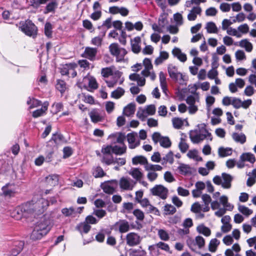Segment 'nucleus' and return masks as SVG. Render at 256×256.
<instances>
[{
    "label": "nucleus",
    "mask_w": 256,
    "mask_h": 256,
    "mask_svg": "<svg viewBox=\"0 0 256 256\" xmlns=\"http://www.w3.org/2000/svg\"><path fill=\"white\" fill-rule=\"evenodd\" d=\"M48 206V202L47 200L40 198L35 204L26 203L22 204L16 210V212L18 215V218L30 216L35 217L36 215L42 213Z\"/></svg>",
    "instance_id": "f257e3e1"
},
{
    "label": "nucleus",
    "mask_w": 256,
    "mask_h": 256,
    "mask_svg": "<svg viewBox=\"0 0 256 256\" xmlns=\"http://www.w3.org/2000/svg\"><path fill=\"white\" fill-rule=\"evenodd\" d=\"M19 29L28 36L36 37L38 28L35 24L30 20H28L20 23Z\"/></svg>",
    "instance_id": "f03ea898"
},
{
    "label": "nucleus",
    "mask_w": 256,
    "mask_h": 256,
    "mask_svg": "<svg viewBox=\"0 0 256 256\" xmlns=\"http://www.w3.org/2000/svg\"><path fill=\"white\" fill-rule=\"evenodd\" d=\"M150 194L154 196L158 197L162 200L167 198L168 194V189L161 184H156L150 189Z\"/></svg>",
    "instance_id": "7ed1b4c3"
},
{
    "label": "nucleus",
    "mask_w": 256,
    "mask_h": 256,
    "mask_svg": "<svg viewBox=\"0 0 256 256\" xmlns=\"http://www.w3.org/2000/svg\"><path fill=\"white\" fill-rule=\"evenodd\" d=\"M152 140L155 144L158 142L160 143V146L164 148H168L171 146L172 142L168 136H162L158 132H154L152 135Z\"/></svg>",
    "instance_id": "20e7f679"
},
{
    "label": "nucleus",
    "mask_w": 256,
    "mask_h": 256,
    "mask_svg": "<svg viewBox=\"0 0 256 256\" xmlns=\"http://www.w3.org/2000/svg\"><path fill=\"white\" fill-rule=\"evenodd\" d=\"M18 187L14 183H8L2 188V196L6 198H12L18 193Z\"/></svg>",
    "instance_id": "39448f33"
},
{
    "label": "nucleus",
    "mask_w": 256,
    "mask_h": 256,
    "mask_svg": "<svg viewBox=\"0 0 256 256\" xmlns=\"http://www.w3.org/2000/svg\"><path fill=\"white\" fill-rule=\"evenodd\" d=\"M136 184V181H134L129 177L123 176L119 181L120 188L122 190H132Z\"/></svg>",
    "instance_id": "423d86ee"
},
{
    "label": "nucleus",
    "mask_w": 256,
    "mask_h": 256,
    "mask_svg": "<svg viewBox=\"0 0 256 256\" xmlns=\"http://www.w3.org/2000/svg\"><path fill=\"white\" fill-rule=\"evenodd\" d=\"M126 240L128 246H134L140 243L142 238L138 234L131 232L126 234Z\"/></svg>",
    "instance_id": "0eeeda50"
},
{
    "label": "nucleus",
    "mask_w": 256,
    "mask_h": 256,
    "mask_svg": "<svg viewBox=\"0 0 256 256\" xmlns=\"http://www.w3.org/2000/svg\"><path fill=\"white\" fill-rule=\"evenodd\" d=\"M168 72L170 78L175 82L178 80H184L182 74L178 72L176 66L172 65H169L168 68Z\"/></svg>",
    "instance_id": "6e6552de"
},
{
    "label": "nucleus",
    "mask_w": 256,
    "mask_h": 256,
    "mask_svg": "<svg viewBox=\"0 0 256 256\" xmlns=\"http://www.w3.org/2000/svg\"><path fill=\"white\" fill-rule=\"evenodd\" d=\"M34 227H38L40 229L38 230L41 231L45 234H48L51 228L50 221L46 220L45 218L42 219L40 220L38 222Z\"/></svg>",
    "instance_id": "1a4fd4ad"
},
{
    "label": "nucleus",
    "mask_w": 256,
    "mask_h": 256,
    "mask_svg": "<svg viewBox=\"0 0 256 256\" xmlns=\"http://www.w3.org/2000/svg\"><path fill=\"white\" fill-rule=\"evenodd\" d=\"M98 50L96 48L86 47L82 56L90 60H94L96 58Z\"/></svg>",
    "instance_id": "9d476101"
},
{
    "label": "nucleus",
    "mask_w": 256,
    "mask_h": 256,
    "mask_svg": "<svg viewBox=\"0 0 256 256\" xmlns=\"http://www.w3.org/2000/svg\"><path fill=\"white\" fill-rule=\"evenodd\" d=\"M127 140L129 144V148L131 149L134 148L140 144V141L136 140V134L132 132L127 134Z\"/></svg>",
    "instance_id": "9b49d317"
},
{
    "label": "nucleus",
    "mask_w": 256,
    "mask_h": 256,
    "mask_svg": "<svg viewBox=\"0 0 256 256\" xmlns=\"http://www.w3.org/2000/svg\"><path fill=\"white\" fill-rule=\"evenodd\" d=\"M222 186L224 188H231V182L233 180L232 176L224 172L222 174Z\"/></svg>",
    "instance_id": "f8f14e48"
},
{
    "label": "nucleus",
    "mask_w": 256,
    "mask_h": 256,
    "mask_svg": "<svg viewBox=\"0 0 256 256\" xmlns=\"http://www.w3.org/2000/svg\"><path fill=\"white\" fill-rule=\"evenodd\" d=\"M77 66V64L75 62L66 64L63 65L60 68V72L63 76L68 75L71 70L75 69Z\"/></svg>",
    "instance_id": "ddd939ff"
},
{
    "label": "nucleus",
    "mask_w": 256,
    "mask_h": 256,
    "mask_svg": "<svg viewBox=\"0 0 256 256\" xmlns=\"http://www.w3.org/2000/svg\"><path fill=\"white\" fill-rule=\"evenodd\" d=\"M141 39L139 36L134 38L133 40H131L132 50L135 54H138L141 50V48L140 45Z\"/></svg>",
    "instance_id": "4468645a"
},
{
    "label": "nucleus",
    "mask_w": 256,
    "mask_h": 256,
    "mask_svg": "<svg viewBox=\"0 0 256 256\" xmlns=\"http://www.w3.org/2000/svg\"><path fill=\"white\" fill-rule=\"evenodd\" d=\"M116 226L118 227V230L120 233H124L130 230V224L126 220H120L116 224Z\"/></svg>",
    "instance_id": "2eb2a0df"
},
{
    "label": "nucleus",
    "mask_w": 256,
    "mask_h": 256,
    "mask_svg": "<svg viewBox=\"0 0 256 256\" xmlns=\"http://www.w3.org/2000/svg\"><path fill=\"white\" fill-rule=\"evenodd\" d=\"M205 126L204 124V126L200 130V133L197 134L200 142L206 138L210 139V140H212V139L211 134L205 128Z\"/></svg>",
    "instance_id": "dca6fc26"
},
{
    "label": "nucleus",
    "mask_w": 256,
    "mask_h": 256,
    "mask_svg": "<svg viewBox=\"0 0 256 256\" xmlns=\"http://www.w3.org/2000/svg\"><path fill=\"white\" fill-rule=\"evenodd\" d=\"M202 8L200 6H194L190 11L188 15V19L190 21L194 20L197 17V14H200Z\"/></svg>",
    "instance_id": "f3484780"
},
{
    "label": "nucleus",
    "mask_w": 256,
    "mask_h": 256,
    "mask_svg": "<svg viewBox=\"0 0 256 256\" xmlns=\"http://www.w3.org/2000/svg\"><path fill=\"white\" fill-rule=\"evenodd\" d=\"M128 173L136 180V182L140 180L144 176L138 168H132Z\"/></svg>",
    "instance_id": "a211bd4d"
},
{
    "label": "nucleus",
    "mask_w": 256,
    "mask_h": 256,
    "mask_svg": "<svg viewBox=\"0 0 256 256\" xmlns=\"http://www.w3.org/2000/svg\"><path fill=\"white\" fill-rule=\"evenodd\" d=\"M232 138L236 142L241 144H244L246 142V136L243 133L234 132L232 134Z\"/></svg>",
    "instance_id": "6ab92c4d"
},
{
    "label": "nucleus",
    "mask_w": 256,
    "mask_h": 256,
    "mask_svg": "<svg viewBox=\"0 0 256 256\" xmlns=\"http://www.w3.org/2000/svg\"><path fill=\"white\" fill-rule=\"evenodd\" d=\"M136 110V104L130 103L124 108L123 113L127 116H130L134 114Z\"/></svg>",
    "instance_id": "aec40b11"
},
{
    "label": "nucleus",
    "mask_w": 256,
    "mask_h": 256,
    "mask_svg": "<svg viewBox=\"0 0 256 256\" xmlns=\"http://www.w3.org/2000/svg\"><path fill=\"white\" fill-rule=\"evenodd\" d=\"M90 117L92 122L96 123L102 121L103 118L96 110H93L89 113Z\"/></svg>",
    "instance_id": "412c9836"
},
{
    "label": "nucleus",
    "mask_w": 256,
    "mask_h": 256,
    "mask_svg": "<svg viewBox=\"0 0 256 256\" xmlns=\"http://www.w3.org/2000/svg\"><path fill=\"white\" fill-rule=\"evenodd\" d=\"M40 230L38 227H34L33 231L32 232L30 235L31 239L36 240H40L44 236H45V234H44L41 231L38 230Z\"/></svg>",
    "instance_id": "4be33fe9"
},
{
    "label": "nucleus",
    "mask_w": 256,
    "mask_h": 256,
    "mask_svg": "<svg viewBox=\"0 0 256 256\" xmlns=\"http://www.w3.org/2000/svg\"><path fill=\"white\" fill-rule=\"evenodd\" d=\"M232 150L231 148L220 147L218 150V154L220 157L224 158L230 156L232 154Z\"/></svg>",
    "instance_id": "5701e85b"
},
{
    "label": "nucleus",
    "mask_w": 256,
    "mask_h": 256,
    "mask_svg": "<svg viewBox=\"0 0 256 256\" xmlns=\"http://www.w3.org/2000/svg\"><path fill=\"white\" fill-rule=\"evenodd\" d=\"M76 230L81 234H87L90 230L91 226L85 222H81L76 226Z\"/></svg>",
    "instance_id": "b1692460"
},
{
    "label": "nucleus",
    "mask_w": 256,
    "mask_h": 256,
    "mask_svg": "<svg viewBox=\"0 0 256 256\" xmlns=\"http://www.w3.org/2000/svg\"><path fill=\"white\" fill-rule=\"evenodd\" d=\"M112 153L117 155H122L126 152V144H124L122 146H118L115 145L112 146Z\"/></svg>",
    "instance_id": "393cba45"
},
{
    "label": "nucleus",
    "mask_w": 256,
    "mask_h": 256,
    "mask_svg": "<svg viewBox=\"0 0 256 256\" xmlns=\"http://www.w3.org/2000/svg\"><path fill=\"white\" fill-rule=\"evenodd\" d=\"M174 153L172 151H170L164 156L162 160V164H164L167 163H169L172 164L174 162Z\"/></svg>",
    "instance_id": "a878e982"
},
{
    "label": "nucleus",
    "mask_w": 256,
    "mask_h": 256,
    "mask_svg": "<svg viewBox=\"0 0 256 256\" xmlns=\"http://www.w3.org/2000/svg\"><path fill=\"white\" fill-rule=\"evenodd\" d=\"M24 246V242H15L16 248L12 250L11 256H16L22 251Z\"/></svg>",
    "instance_id": "bb28decb"
},
{
    "label": "nucleus",
    "mask_w": 256,
    "mask_h": 256,
    "mask_svg": "<svg viewBox=\"0 0 256 256\" xmlns=\"http://www.w3.org/2000/svg\"><path fill=\"white\" fill-rule=\"evenodd\" d=\"M196 230L198 233L202 234L206 236H208L211 234L210 230L204 224L198 226Z\"/></svg>",
    "instance_id": "cd10ccee"
},
{
    "label": "nucleus",
    "mask_w": 256,
    "mask_h": 256,
    "mask_svg": "<svg viewBox=\"0 0 256 256\" xmlns=\"http://www.w3.org/2000/svg\"><path fill=\"white\" fill-rule=\"evenodd\" d=\"M240 160L243 161L249 162L252 164H254L256 162L254 156L251 153H245L242 154L240 156Z\"/></svg>",
    "instance_id": "c85d7f7f"
},
{
    "label": "nucleus",
    "mask_w": 256,
    "mask_h": 256,
    "mask_svg": "<svg viewBox=\"0 0 256 256\" xmlns=\"http://www.w3.org/2000/svg\"><path fill=\"white\" fill-rule=\"evenodd\" d=\"M132 162L134 165L138 164L144 165L147 163V159L146 157L142 156H136L132 158Z\"/></svg>",
    "instance_id": "c756f323"
},
{
    "label": "nucleus",
    "mask_w": 256,
    "mask_h": 256,
    "mask_svg": "<svg viewBox=\"0 0 256 256\" xmlns=\"http://www.w3.org/2000/svg\"><path fill=\"white\" fill-rule=\"evenodd\" d=\"M50 140H53L56 144H59L64 141V138L62 134L56 132L52 134Z\"/></svg>",
    "instance_id": "7c9ffc66"
},
{
    "label": "nucleus",
    "mask_w": 256,
    "mask_h": 256,
    "mask_svg": "<svg viewBox=\"0 0 256 256\" xmlns=\"http://www.w3.org/2000/svg\"><path fill=\"white\" fill-rule=\"evenodd\" d=\"M220 244V241L216 238L212 239L208 245V250L212 252H215Z\"/></svg>",
    "instance_id": "2f4dec72"
},
{
    "label": "nucleus",
    "mask_w": 256,
    "mask_h": 256,
    "mask_svg": "<svg viewBox=\"0 0 256 256\" xmlns=\"http://www.w3.org/2000/svg\"><path fill=\"white\" fill-rule=\"evenodd\" d=\"M48 104H44L40 109L36 110L33 112L32 116L34 118H38L42 116L48 110Z\"/></svg>",
    "instance_id": "473e14b6"
},
{
    "label": "nucleus",
    "mask_w": 256,
    "mask_h": 256,
    "mask_svg": "<svg viewBox=\"0 0 256 256\" xmlns=\"http://www.w3.org/2000/svg\"><path fill=\"white\" fill-rule=\"evenodd\" d=\"M206 28L208 33L217 34L218 32L217 26L212 22H208L206 24Z\"/></svg>",
    "instance_id": "72a5a7b5"
},
{
    "label": "nucleus",
    "mask_w": 256,
    "mask_h": 256,
    "mask_svg": "<svg viewBox=\"0 0 256 256\" xmlns=\"http://www.w3.org/2000/svg\"><path fill=\"white\" fill-rule=\"evenodd\" d=\"M58 180V176L54 174L49 176H48L46 177V182L51 186H54L57 184Z\"/></svg>",
    "instance_id": "f704fd0d"
},
{
    "label": "nucleus",
    "mask_w": 256,
    "mask_h": 256,
    "mask_svg": "<svg viewBox=\"0 0 256 256\" xmlns=\"http://www.w3.org/2000/svg\"><path fill=\"white\" fill-rule=\"evenodd\" d=\"M124 94V90L120 87H118L116 90L111 93V96L114 98L118 99L122 96Z\"/></svg>",
    "instance_id": "c9c22d12"
},
{
    "label": "nucleus",
    "mask_w": 256,
    "mask_h": 256,
    "mask_svg": "<svg viewBox=\"0 0 256 256\" xmlns=\"http://www.w3.org/2000/svg\"><path fill=\"white\" fill-rule=\"evenodd\" d=\"M114 66L106 67L101 70V74L104 78H108L113 75Z\"/></svg>",
    "instance_id": "e433bc0d"
},
{
    "label": "nucleus",
    "mask_w": 256,
    "mask_h": 256,
    "mask_svg": "<svg viewBox=\"0 0 256 256\" xmlns=\"http://www.w3.org/2000/svg\"><path fill=\"white\" fill-rule=\"evenodd\" d=\"M241 47L244 48L246 51L250 52L252 50V45L247 40H242L240 42Z\"/></svg>",
    "instance_id": "4c0bfd02"
},
{
    "label": "nucleus",
    "mask_w": 256,
    "mask_h": 256,
    "mask_svg": "<svg viewBox=\"0 0 256 256\" xmlns=\"http://www.w3.org/2000/svg\"><path fill=\"white\" fill-rule=\"evenodd\" d=\"M164 210L166 215L172 214L176 212V208L170 204H166L164 207Z\"/></svg>",
    "instance_id": "58836bf2"
},
{
    "label": "nucleus",
    "mask_w": 256,
    "mask_h": 256,
    "mask_svg": "<svg viewBox=\"0 0 256 256\" xmlns=\"http://www.w3.org/2000/svg\"><path fill=\"white\" fill-rule=\"evenodd\" d=\"M102 189L105 193L112 194L115 192L116 188L112 186L110 184L108 183L104 184L102 186Z\"/></svg>",
    "instance_id": "ea45409f"
},
{
    "label": "nucleus",
    "mask_w": 256,
    "mask_h": 256,
    "mask_svg": "<svg viewBox=\"0 0 256 256\" xmlns=\"http://www.w3.org/2000/svg\"><path fill=\"white\" fill-rule=\"evenodd\" d=\"M180 174L186 175L190 172V168L188 165L181 164L178 167Z\"/></svg>",
    "instance_id": "a19ab883"
},
{
    "label": "nucleus",
    "mask_w": 256,
    "mask_h": 256,
    "mask_svg": "<svg viewBox=\"0 0 256 256\" xmlns=\"http://www.w3.org/2000/svg\"><path fill=\"white\" fill-rule=\"evenodd\" d=\"M56 89L62 94L64 93L66 90V83L63 80H58L56 84Z\"/></svg>",
    "instance_id": "79ce46f5"
},
{
    "label": "nucleus",
    "mask_w": 256,
    "mask_h": 256,
    "mask_svg": "<svg viewBox=\"0 0 256 256\" xmlns=\"http://www.w3.org/2000/svg\"><path fill=\"white\" fill-rule=\"evenodd\" d=\"M110 51V54L114 56H118V51L120 50V48L118 44L114 43L111 44L109 46Z\"/></svg>",
    "instance_id": "37998d69"
},
{
    "label": "nucleus",
    "mask_w": 256,
    "mask_h": 256,
    "mask_svg": "<svg viewBox=\"0 0 256 256\" xmlns=\"http://www.w3.org/2000/svg\"><path fill=\"white\" fill-rule=\"evenodd\" d=\"M102 162L107 165L113 164L114 159L112 154H103Z\"/></svg>",
    "instance_id": "c03bdc74"
},
{
    "label": "nucleus",
    "mask_w": 256,
    "mask_h": 256,
    "mask_svg": "<svg viewBox=\"0 0 256 256\" xmlns=\"http://www.w3.org/2000/svg\"><path fill=\"white\" fill-rule=\"evenodd\" d=\"M136 116L142 121H144L148 116V114L145 109L140 108L136 113Z\"/></svg>",
    "instance_id": "a18cd8bd"
},
{
    "label": "nucleus",
    "mask_w": 256,
    "mask_h": 256,
    "mask_svg": "<svg viewBox=\"0 0 256 256\" xmlns=\"http://www.w3.org/2000/svg\"><path fill=\"white\" fill-rule=\"evenodd\" d=\"M238 209L240 212H242L243 214L246 216H249L253 212V211L252 210L242 205H240L238 206Z\"/></svg>",
    "instance_id": "49530a36"
},
{
    "label": "nucleus",
    "mask_w": 256,
    "mask_h": 256,
    "mask_svg": "<svg viewBox=\"0 0 256 256\" xmlns=\"http://www.w3.org/2000/svg\"><path fill=\"white\" fill-rule=\"evenodd\" d=\"M158 234L160 238L162 240L167 241L170 238L168 234L164 230H159Z\"/></svg>",
    "instance_id": "de8ad7c7"
},
{
    "label": "nucleus",
    "mask_w": 256,
    "mask_h": 256,
    "mask_svg": "<svg viewBox=\"0 0 256 256\" xmlns=\"http://www.w3.org/2000/svg\"><path fill=\"white\" fill-rule=\"evenodd\" d=\"M174 127L176 129H180L184 123L181 118H174L172 120Z\"/></svg>",
    "instance_id": "09e8293b"
},
{
    "label": "nucleus",
    "mask_w": 256,
    "mask_h": 256,
    "mask_svg": "<svg viewBox=\"0 0 256 256\" xmlns=\"http://www.w3.org/2000/svg\"><path fill=\"white\" fill-rule=\"evenodd\" d=\"M134 215L136 219L140 221H142L144 218V212L140 209H136L133 211Z\"/></svg>",
    "instance_id": "8fccbe9b"
},
{
    "label": "nucleus",
    "mask_w": 256,
    "mask_h": 256,
    "mask_svg": "<svg viewBox=\"0 0 256 256\" xmlns=\"http://www.w3.org/2000/svg\"><path fill=\"white\" fill-rule=\"evenodd\" d=\"M44 34L48 38H51L52 34V25L49 22H46L44 26Z\"/></svg>",
    "instance_id": "3c124183"
},
{
    "label": "nucleus",
    "mask_w": 256,
    "mask_h": 256,
    "mask_svg": "<svg viewBox=\"0 0 256 256\" xmlns=\"http://www.w3.org/2000/svg\"><path fill=\"white\" fill-rule=\"evenodd\" d=\"M194 241L200 249L202 248L205 245V240L202 236H196Z\"/></svg>",
    "instance_id": "603ef678"
},
{
    "label": "nucleus",
    "mask_w": 256,
    "mask_h": 256,
    "mask_svg": "<svg viewBox=\"0 0 256 256\" xmlns=\"http://www.w3.org/2000/svg\"><path fill=\"white\" fill-rule=\"evenodd\" d=\"M112 146L108 145L106 146H102V154H112Z\"/></svg>",
    "instance_id": "864d4df0"
},
{
    "label": "nucleus",
    "mask_w": 256,
    "mask_h": 256,
    "mask_svg": "<svg viewBox=\"0 0 256 256\" xmlns=\"http://www.w3.org/2000/svg\"><path fill=\"white\" fill-rule=\"evenodd\" d=\"M242 101L240 98H233L232 99V105L236 108H239L242 106Z\"/></svg>",
    "instance_id": "5fc2aeb1"
},
{
    "label": "nucleus",
    "mask_w": 256,
    "mask_h": 256,
    "mask_svg": "<svg viewBox=\"0 0 256 256\" xmlns=\"http://www.w3.org/2000/svg\"><path fill=\"white\" fill-rule=\"evenodd\" d=\"M63 152V158H66L70 157L72 154V150L71 148L69 146H66L64 148Z\"/></svg>",
    "instance_id": "6e6d98bb"
},
{
    "label": "nucleus",
    "mask_w": 256,
    "mask_h": 256,
    "mask_svg": "<svg viewBox=\"0 0 256 256\" xmlns=\"http://www.w3.org/2000/svg\"><path fill=\"white\" fill-rule=\"evenodd\" d=\"M145 110L148 115H154L156 112V107L154 104L148 106Z\"/></svg>",
    "instance_id": "4d7b16f0"
},
{
    "label": "nucleus",
    "mask_w": 256,
    "mask_h": 256,
    "mask_svg": "<svg viewBox=\"0 0 256 256\" xmlns=\"http://www.w3.org/2000/svg\"><path fill=\"white\" fill-rule=\"evenodd\" d=\"M74 212V208L70 207L69 208H64L62 210V214L66 216H71Z\"/></svg>",
    "instance_id": "13d9d810"
},
{
    "label": "nucleus",
    "mask_w": 256,
    "mask_h": 256,
    "mask_svg": "<svg viewBox=\"0 0 256 256\" xmlns=\"http://www.w3.org/2000/svg\"><path fill=\"white\" fill-rule=\"evenodd\" d=\"M236 58L239 60H242L246 59V56L244 51L242 50H238L236 52Z\"/></svg>",
    "instance_id": "bf43d9fd"
},
{
    "label": "nucleus",
    "mask_w": 256,
    "mask_h": 256,
    "mask_svg": "<svg viewBox=\"0 0 256 256\" xmlns=\"http://www.w3.org/2000/svg\"><path fill=\"white\" fill-rule=\"evenodd\" d=\"M178 193L180 196H186L190 194L189 191L182 187L179 186L177 189Z\"/></svg>",
    "instance_id": "052dcab7"
},
{
    "label": "nucleus",
    "mask_w": 256,
    "mask_h": 256,
    "mask_svg": "<svg viewBox=\"0 0 256 256\" xmlns=\"http://www.w3.org/2000/svg\"><path fill=\"white\" fill-rule=\"evenodd\" d=\"M202 206L198 202L194 203L191 208V210L194 213H199L201 210Z\"/></svg>",
    "instance_id": "680f3d73"
},
{
    "label": "nucleus",
    "mask_w": 256,
    "mask_h": 256,
    "mask_svg": "<svg viewBox=\"0 0 256 256\" xmlns=\"http://www.w3.org/2000/svg\"><path fill=\"white\" fill-rule=\"evenodd\" d=\"M79 66L84 69H88L90 68V62L86 60H81L78 61Z\"/></svg>",
    "instance_id": "e2e57ef3"
},
{
    "label": "nucleus",
    "mask_w": 256,
    "mask_h": 256,
    "mask_svg": "<svg viewBox=\"0 0 256 256\" xmlns=\"http://www.w3.org/2000/svg\"><path fill=\"white\" fill-rule=\"evenodd\" d=\"M164 178L166 181L168 182H172L175 180V179L172 174L170 172H166L164 174Z\"/></svg>",
    "instance_id": "0e129e2a"
},
{
    "label": "nucleus",
    "mask_w": 256,
    "mask_h": 256,
    "mask_svg": "<svg viewBox=\"0 0 256 256\" xmlns=\"http://www.w3.org/2000/svg\"><path fill=\"white\" fill-rule=\"evenodd\" d=\"M88 86L90 88L94 90L98 88V84L96 81V80L94 78H92L89 80Z\"/></svg>",
    "instance_id": "69168bd1"
},
{
    "label": "nucleus",
    "mask_w": 256,
    "mask_h": 256,
    "mask_svg": "<svg viewBox=\"0 0 256 256\" xmlns=\"http://www.w3.org/2000/svg\"><path fill=\"white\" fill-rule=\"evenodd\" d=\"M126 136L122 132H120L118 134V136L116 138V142L121 144L122 146L125 144H124V141L126 140Z\"/></svg>",
    "instance_id": "338daca9"
},
{
    "label": "nucleus",
    "mask_w": 256,
    "mask_h": 256,
    "mask_svg": "<svg viewBox=\"0 0 256 256\" xmlns=\"http://www.w3.org/2000/svg\"><path fill=\"white\" fill-rule=\"evenodd\" d=\"M217 10L214 7L208 8L206 11V14L207 16H214L217 14Z\"/></svg>",
    "instance_id": "774afa93"
}]
</instances>
